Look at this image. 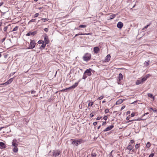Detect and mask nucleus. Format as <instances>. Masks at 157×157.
<instances>
[{"mask_svg":"<svg viewBox=\"0 0 157 157\" xmlns=\"http://www.w3.org/2000/svg\"><path fill=\"white\" fill-rule=\"evenodd\" d=\"M94 51L95 53L97 54L99 51V48L98 47H95L94 48Z\"/></svg>","mask_w":157,"mask_h":157,"instance_id":"nucleus-11","label":"nucleus"},{"mask_svg":"<svg viewBox=\"0 0 157 157\" xmlns=\"http://www.w3.org/2000/svg\"><path fill=\"white\" fill-rule=\"evenodd\" d=\"M125 107V106H123L121 108V109L122 110V109H124V108Z\"/></svg>","mask_w":157,"mask_h":157,"instance_id":"nucleus-54","label":"nucleus"},{"mask_svg":"<svg viewBox=\"0 0 157 157\" xmlns=\"http://www.w3.org/2000/svg\"><path fill=\"white\" fill-rule=\"evenodd\" d=\"M108 118V117L107 116H104V117H103V119L105 120H107V119Z\"/></svg>","mask_w":157,"mask_h":157,"instance_id":"nucleus-40","label":"nucleus"},{"mask_svg":"<svg viewBox=\"0 0 157 157\" xmlns=\"http://www.w3.org/2000/svg\"><path fill=\"white\" fill-rule=\"evenodd\" d=\"M86 74H84L83 75L82 78V79H85L86 78H87V76H86Z\"/></svg>","mask_w":157,"mask_h":157,"instance_id":"nucleus-34","label":"nucleus"},{"mask_svg":"<svg viewBox=\"0 0 157 157\" xmlns=\"http://www.w3.org/2000/svg\"><path fill=\"white\" fill-rule=\"evenodd\" d=\"M38 43V44H43V43H44V42L42 40H39Z\"/></svg>","mask_w":157,"mask_h":157,"instance_id":"nucleus-35","label":"nucleus"},{"mask_svg":"<svg viewBox=\"0 0 157 157\" xmlns=\"http://www.w3.org/2000/svg\"><path fill=\"white\" fill-rule=\"evenodd\" d=\"M1 56H2V55L1 54V53L0 52V57H1Z\"/></svg>","mask_w":157,"mask_h":157,"instance_id":"nucleus-61","label":"nucleus"},{"mask_svg":"<svg viewBox=\"0 0 157 157\" xmlns=\"http://www.w3.org/2000/svg\"><path fill=\"white\" fill-rule=\"evenodd\" d=\"M154 155V153H151L149 155V157H153Z\"/></svg>","mask_w":157,"mask_h":157,"instance_id":"nucleus-39","label":"nucleus"},{"mask_svg":"<svg viewBox=\"0 0 157 157\" xmlns=\"http://www.w3.org/2000/svg\"><path fill=\"white\" fill-rule=\"evenodd\" d=\"M148 96L149 97H150L151 98H153V99H154V97L152 94L149 93L148 94Z\"/></svg>","mask_w":157,"mask_h":157,"instance_id":"nucleus-23","label":"nucleus"},{"mask_svg":"<svg viewBox=\"0 0 157 157\" xmlns=\"http://www.w3.org/2000/svg\"><path fill=\"white\" fill-rule=\"evenodd\" d=\"M49 20L48 18H42L41 19V20H42L43 22H46L48 21Z\"/></svg>","mask_w":157,"mask_h":157,"instance_id":"nucleus-25","label":"nucleus"},{"mask_svg":"<svg viewBox=\"0 0 157 157\" xmlns=\"http://www.w3.org/2000/svg\"><path fill=\"white\" fill-rule=\"evenodd\" d=\"M94 104V102L92 101H90L88 104V106H92Z\"/></svg>","mask_w":157,"mask_h":157,"instance_id":"nucleus-26","label":"nucleus"},{"mask_svg":"<svg viewBox=\"0 0 157 157\" xmlns=\"http://www.w3.org/2000/svg\"><path fill=\"white\" fill-rule=\"evenodd\" d=\"M133 148V146L131 145H129L127 147V149H128L129 151H131L132 149Z\"/></svg>","mask_w":157,"mask_h":157,"instance_id":"nucleus-17","label":"nucleus"},{"mask_svg":"<svg viewBox=\"0 0 157 157\" xmlns=\"http://www.w3.org/2000/svg\"><path fill=\"white\" fill-rule=\"evenodd\" d=\"M0 146L2 148H4L6 147L5 144L2 142H0Z\"/></svg>","mask_w":157,"mask_h":157,"instance_id":"nucleus-13","label":"nucleus"},{"mask_svg":"<svg viewBox=\"0 0 157 157\" xmlns=\"http://www.w3.org/2000/svg\"><path fill=\"white\" fill-rule=\"evenodd\" d=\"M35 41L34 40H31L29 47L28 48V49H32L33 48L35 47Z\"/></svg>","mask_w":157,"mask_h":157,"instance_id":"nucleus-4","label":"nucleus"},{"mask_svg":"<svg viewBox=\"0 0 157 157\" xmlns=\"http://www.w3.org/2000/svg\"><path fill=\"white\" fill-rule=\"evenodd\" d=\"M44 31H45L46 32H48V28H45L44 29Z\"/></svg>","mask_w":157,"mask_h":157,"instance_id":"nucleus-46","label":"nucleus"},{"mask_svg":"<svg viewBox=\"0 0 157 157\" xmlns=\"http://www.w3.org/2000/svg\"><path fill=\"white\" fill-rule=\"evenodd\" d=\"M46 44H46V43L44 44V43L42 44V45L40 47V49H44Z\"/></svg>","mask_w":157,"mask_h":157,"instance_id":"nucleus-18","label":"nucleus"},{"mask_svg":"<svg viewBox=\"0 0 157 157\" xmlns=\"http://www.w3.org/2000/svg\"><path fill=\"white\" fill-rule=\"evenodd\" d=\"M94 111H93L92 112V113H91V114H90V117H93V116H94V114H93V113H94Z\"/></svg>","mask_w":157,"mask_h":157,"instance_id":"nucleus-31","label":"nucleus"},{"mask_svg":"<svg viewBox=\"0 0 157 157\" xmlns=\"http://www.w3.org/2000/svg\"><path fill=\"white\" fill-rule=\"evenodd\" d=\"M151 146L150 143L149 142H148L146 144V146L147 147H149Z\"/></svg>","mask_w":157,"mask_h":157,"instance_id":"nucleus-30","label":"nucleus"},{"mask_svg":"<svg viewBox=\"0 0 157 157\" xmlns=\"http://www.w3.org/2000/svg\"><path fill=\"white\" fill-rule=\"evenodd\" d=\"M147 78V77H144L142 78H140L136 81V85H139L142 84L146 80Z\"/></svg>","mask_w":157,"mask_h":157,"instance_id":"nucleus-3","label":"nucleus"},{"mask_svg":"<svg viewBox=\"0 0 157 157\" xmlns=\"http://www.w3.org/2000/svg\"><path fill=\"white\" fill-rule=\"evenodd\" d=\"M89 33H88V34H86V33H84V34H83L82 33H80V34H76L75 35V37H76V36H78L79 35H88V34H89Z\"/></svg>","mask_w":157,"mask_h":157,"instance_id":"nucleus-24","label":"nucleus"},{"mask_svg":"<svg viewBox=\"0 0 157 157\" xmlns=\"http://www.w3.org/2000/svg\"><path fill=\"white\" fill-rule=\"evenodd\" d=\"M6 39V37L5 38H3L2 40V42H3Z\"/></svg>","mask_w":157,"mask_h":157,"instance_id":"nucleus-52","label":"nucleus"},{"mask_svg":"<svg viewBox=\"0 0 157 157\" xmlns=\"http://www.w3.org/2000/svg\"><path fill=\"white\" fill-rule=\"evenodd\" d=\"M113 127H114V126L113 125H110V126H109V127H107V128H106L105 130H103V131L104 132H107L108 131L110 130L112 128H113Z\"/></svg>","mask_w":157,"mask_h":157,"instance_id":"nucleus-6","label":"nucleus"},{"mask_svg":"<svg viewBox=\"0 0 157 157\" xmlns=\"http://www.w3.org/2000/svg\"><path fill=\"white\" fill-rule=\"evenodd\" d=\"M123 26V23L121 22H119L118 23L117 25V27L120 29Z\"/></svg>","mask_w":157,"mask_h":157,"instance_id":"nucleus-9","label":"nucleus"},{"mask_svg":"<svg viewBox=\"0 0 157 157\" xmlns=\"http://www.w3.org/2000/svg\"><path fill=\"white\" fill-rule=\"evenodd\" d=\"M93 125H94V126H95L96 125H97V122H94L93 123Z\"/></svg>","mask_w":157,"mask_h":157,"instance_id":"nucleus-48","label":"nucleus"},{"mask_svg":"<svg viewBox=\"0 0 157 157\" xmlns=\"http://www.w3.org/2000/svg\"><path fill=\"white\" fill-rule=\"evenodd\" d=\"M96 155V153L94 152H92L91 153V156L92 157H95V156Z\"/></svg>","mask_w":157,"mask_h":157,"instance_id":"nucleus-27","label":"nucleus"},{"mask_svg":"<svg viewBox=\"0 0 157 157\" xmlns=\"http://www.w3.org/2000/svg\"><path fill=\"white\" fill-rule=\"evenodd\" d=\"M104 97L103 96H101L100 97H99L98 98L99 100H101Z\"/></svg>","mask_w":157,"mask_h":157,"instance_id":"nucleus-38","label":"nucleus"},{"mask_svg":"<svg viewBox=\"0 0 157 157\" xmlns=\"http://www.w3.org/2000/svg\"><path fill=\"white\" fill-rule=\"evenodd\" d=\"M5 13H5H2V14H4Z\"/></svg>","mask_w":157,"mask_h":157,"instance_id":"nucleus-64","label":"nucleus"},{"mask_svg":"<svg viewBox=\"0 0 157 157\" xmlns=\"http://www.w3.org/2000/svg\"><path fill=\"white\" fill-rule=\"evenodd\" d=\"M111 57V56H110V55L109 54V55H108L106 57V58H105V61H109L110 59V58Z\"/></svg>","mask_w":157,"mask_h":157,"instance_id":"nucleus-15","label":"nucleus"},{"mask_svg":"<svg viewBox=\"0 0 157 157\" xmlns=\"http://www.w3.org/2000/svg\"><path fill=\"white\" fill-rule=\"evenodd\" d=\"M41 9V8L40 7L39 8H38V9L40 10V9Z\"/></svg>","mask_w":157,"mask_h":157,"instance_id":"nucleus-63","label":"nucleus"},{"mask_svg":"<svg viewBox=\"0 0 157 157\" xmlns=\"http://www.w3.org/2000/svg\"><path fill=\"white\" fill-rule=\"evenodd\" d=\"M105 102V100H103L102 101V103H104Z\"/></svg>","mask_w":157,"mask_h":157,"instance_id":"nucleus-57","label":"nucleus"},{"mask_svg":"<svg viewBox=\"0 0 157 157\" xmlns=\"http://www.w3.org/2000/svg\"><path fill=\"white\" fill-rule=\"evenodd\" d=\"M2 22H0V26H1L2 25Z\"/></svg>","mask_w":157,"mask_h":157,"instance_id":"nucleus-58","label":"nucleus"},{"mask_svg":"<svg viewBox=\"0 0 157 157\" xmlns=\"http://www.w3.org/2000/svg\"><path fill=\"white\" fill-rule=\"evenodd\" d=\"M134 142V141L133 140H131V143L132 144H133Z\"/></svg>","mask_w":157,"mask_h":157,"instance_id":"nucleus-50","label":"nucleus"},{"mask_svg":"<svg viewBox=\"0 0 157 157\" xmlns=\"http://www.w3.org/2000/svg\"><path fill=\"white\" fill-rule=\"evenodd\" d=\"M18 149L17 147H14V148L13 149V151L14 152L16 153L18 151Z\"/></svg>","mask_w":157,"mask_h":157,"instance_id":"nucleus-19","label":"nucleus"},{"mask_svg":"<svg viewBox=\"0 0 157 157\" xmlns=\"http://www.w3.org/2000/svg\"><path fill=\"white\" fill-rule=\"evenodd\" d=\"M130 113V112L129 111H128L126 112L127 114L128 115Z\"/></svg>","mask_w":157,"mask_h":157,"instance_id":"nucleus-53","label":"nucleus"},{"mask_svg":"<svg viewBox=\"0 0 157 157\" xmlns=\"http://www.w3.org/2000/svg\"><path fill=\"white\" fill-rule=\"evenodd\" d=\"M134 116H135V113H132L131 114V117H133Z\"/></svg>","mask_w":157,"mask_h":157,"instance_id":"nucleus-43","label":"nucleus"},{"mask_svg":"<svg viewBox=\"0 0 157 157\" xmlns=\"http://www.w3.org/2000/svg\"><path fill=\"white\" fill-rule=\"evenodd\" d=\"M78 82L75 83L74 85H73L72 86L67 88V89H71L75 88V87L77 86L78 85Z\"/></svg>","mask_w":157,"mask_h":157,"instance_id":"nucleus-7","label":"nucleus"},{"mask_svg":"<svg viewBox=\"0 0 157 157\" xmlns=\"http://www.w3.org/2000/svg\"><path fill=\"white\" fill-rule=\"evenodd\" d=\"M86 25H80L79 26V28H84L86 27Z\"/></svg>","mask_w":157,"mask_h":157,"instance_id":"nucleus-29","label":"nucleus"},{"mask_svg":"<svg viewBox=\"0 0 157 157\" xmlns=\"http://www.w3.org/2000/svg\"><path fill=\"white\" fill-rule=\"evenodd\" d=\"M31 93L32 94H35L36 93V91L34 90L32 91Z\"/></svg>","mask_w":157,"mask_h":157,"instance_id":"nucleus-45","label":"nucleus"},{"mask_svg":"<svg viewBox=\"0 0 157 157\" xmlns=\"http://www.w3.org/2000/svg\"><path fill=\"white\" fill-rule=\"evenodd\" d=\"M149 25H150V24H149V25H146V26L144 27V29H147L148 27L149 26Z\"/></svg>","mask_w":157,"mask_h":157,"instance_id":"nucleus-47","label":"nucleus"},{"mask_svg":"<svg viewBox=\"0 0 157 157\" xmlns=\"http://www.w3.org/2000/svg\"><path fill=\"white\" fill-rule=\"evenodd\" d=\"M105 113H107L109 112V110L108 109H106L105 110Z\"/></svg>","mask_w":157,"mask_h":157,"instance_id":"nucleus-41","label":"nucleus"},{"mask_svg":"<svg viewBox=\"0 0 157 157\" xmlns=\"http://www.w3.org/2000/svg\"><path fill=\"white\" fill-rule=\"evenodd\" d=\"M92 70V69L90 68L86 69L84 72V74H86L88 76H90L92 74L91 72Z\"/></svg>","mask_w":157,"mask_h":157,"instance_id":"nucleus-5","label":"nucleus"},{"mask_svg":"<svg viewBox=\"0 0 157 157\" xmlns=\"http://www.w3.org/2000/svg\"><path fill=\"white\" fill-rule=\"evenodd\" d=\"M13 80V78H11L9 80H8L5 83H6L7 84H10L12 82Z\"/></svg>","mask_w":157,"mask_h":157,"instance_id":"nucleus-16","label":"nucleus"},{"mask_svg":"<svg viewBox=\"0 0 157 157\" xmlns=\"http://www.w3.org/2000/svg\"><path fill=\"white\" fill-rule=\"evenodd\" d=\"M18 29V26H16L12 30V31H17Z\"/></svg>","mask_w":157,"mask_h":157,"instance_id":"nucleus-28","label":"nucleus"},{"mask_svg":"<svg viewBox=\"0 0 157 157\" xmlns=\"http://www.w3.org/2000/svg\"><path fill=\"white\" fill-rule=\"evenodd\" d=\"M39 15V14L38 13H36L34 15V17H38Z\"/></svg>","mask_w":157,"mask_h":157,"instance_id":"nucleus-36","label":"nucleus"},{"mask_svg":"<svg viewBox=\"0 0 157 157\" xmlns=\"http://www.w3.org/2000/svg\"><path fill=\"white\" fill-rule=\"evenodd\" d=\"M129 118H130V117H128L126 118V119H127V120H129Z\"/></svg>","mask_w":157,"mask_h":157,"instance_id":"nucleus-55","label":"nucleus"},{"mask_svg":"<svg viewBox=\"0 0 157 157\" xmlns=\"http://www.w3.org/2000/svg\"><path fill=\"white\" fill-rule=\"evenodd\" d=\"M100 127H101V125H100L98 127V129H99V128H100Z\"/></svg>","mask_w":157,"mask_h":157,"instance_id":"nucleus-59","label":"nucleus"},{"mask_svg":"<svg viewBox=\"0 0 157 157\" xmlns=\"http://www.w3.org/2000/svg\"><path fill=\"white\" fill-rule=\"evenodd\" d=\"M35 20H36L35 19H32V20H31L29 22H35Z\"/></svg>","mask_w":157,"mask_h":157,"instance_id":"nucleus-44","label":"nucleus"},{"mask_svg":"<svg viewBox=\"0 0 157 157\" xmlns=\"http://www.w3.org/2000/svg\"><path fill=\"white\" fill-rule=\"evenodd\" d=\"M116 16V15L115 14H112L109 16V18L110 19H113Z\"/></svg>","mask_w":157,"mask_h":157,"instance_id":"nucleus-21","label":"nucleus"},{"mask_svg":"<svg viewBox=\"0 0 157 157\" xmlns=\"http://www.w3.org/2000/svg\"><path fill=\"white\" fill-rule=\"evenodd\" d=\"M139 147V144H137L135 145V148L136 149L138 148Z\"/></svg>","mask_w":157,"mask_h":157,"instance_id":"nucleus-37","label":"nucleus"},{"mask_svg":"<svg viewBox=\"0 0 157 157\" xmlns=\"http://www.w3.org/2000/svg\"><path fill=\"white\" fill-rule=\"evenodd\" d=\"M7 29V27L6 26L3 29V30L4 31H6Z\"/></svg>","mask_w":157,"mask_h":157,"instance_id":"nucleus-42","label":"nucleus"},{"mask_svg":"<svg viewBox=\"0 0 157 157\" xmlns=\"http://www.w3.org/2000/svg\"><path fill=\"white\" fill-rule=\"evenodd\" d=\"M101 117H97L96 119L97 120H99L101 118Z\"/></svg>","mask_w":157,"mask_h":157,"instance_id":"nucleus-49","label":"nucleus"},{"mask_svg":"<svg viewBox=\"0 0 157 157\" xmlns=\"http://www.w3.org/2000/svg\"><path fill=\"white\" fill-rule=\"evenodd\" d=\"M106 124V123L105 121L104 122L102 123V125H105Z\"/></svg>","mask_w":157,"mask_h":157,"instance_id":"nucleus-51","label":"nucleus"},{"mask_svg":"<svg viewBox=\"0 0 157 157\" xmlns=\"http://www.w3.org/2000/svg\"><path fill=\"white\" fill-rule=\"evenodd\" d=\"M148 113H145V114H144V115H143V116H145V115H147V114H148Z\"/></svg>","mask_w":157,"mask_h":157,"instance_id":"nucleus-56","label":"nucleus"},{"mask_svg":"<svg viewBox=\"0 0 157 157\" xmlns=\"http://www.w3.org/2000/svg\"><path fill=\"white\" fill-rule=\"evenodd\" d=\"M133 121L132 120H130L129 121H128V122H131V121Z\"/></svg>","mask_w":157,"mask_h":157,"instance_id":"nucleus-62","label":"nucleus"},{"mask_svg":"<svg viewBox=\"0 0 157 157\" xmlns=\"http://www.w3.org/2000/svg\"><path fill=\"white\" fill-rule=\"evenodd\" d=\"M150 62L148 60V61L147 62H145L144 63V64L147 66L149 64V63Z\"/></svg>","mask_w":157,"mask_h":157,"instance_id":"nucleus-33","label":"nucleus"},{"mask_svg":"<svg viewBox=\"0 0 157 157\" xmlns=\"http://www.w3.org/2000/svg\"><path fill=\"white\" fill-rule=\"evenodd\" d=\"M71 140L72 141V144L75 145L76 146H78L79 144L84 142V140L82 139L79 140L71 139Z\"/></svg>","mask_w":157,"mask_h":157,"instance_id":"nucleus-1","label":"nucleus"},{"mask_svg":"<svg viewBox=\"0 0 157 157\" xmlns=\"http://www.w3.org/2000/svg\"><path fill=\"white\" fill-rule=\"evenodd\" d=\"M150 109H151L153 111V112L155 113L157 112V110L156 109H153V108H151Z\"/></svg>","mask_w":157,"mask_h":157,"instance_id":"nucleus-32","label":"nucleus"},{"mask_svg":"<svg viewBox=\"0 0 157 157\" xmlns=\"http://www.w3.org/2000/svg\"><path fill=\"white\" fill-rule=\"evenodd\" d=\"M91 58V54L88 53H86L82 57L83 60L87 62L90 60Z\"/></svg>","mask_w":157,"mask_h":157,"instance_id":"nucleus-2","label":"nucleus"},{"mask_svg":"<svg viewBox=\"0 0 157 157\" xmlns=\"http://www.w3.org/2000/svg\"><path fill=\"white\" fill-rule=\"evenodd\" d=\"M2 4H3V3H1H1H0V6H1V5H2Z\"/></svg>","mask_w":157,"mask_h":157,"instance_id":"nucleus-60","label":"nucleus"},{"mask_svg":"<svg viewBox=\"0 0 157 157\" xmlns=\"http://www.w3.org/2000/svg\"><path fill=\"white\" fill-rule=\"evenodd\" d=\"M118 78L119 81H120L121 79H123V75L121 73L119 74L118 76Z\"/></svg>","mask_w":157,"mask_h":157,"instance_id":"nucleus-20","label":"nucleus"},{"mask_svg":"<svg viewBox=\"0 0 157 157\" xmlns=\"http://www.w3.org/2000/svg\"><path fill=\"white\" fill-rule=\"evenodd\" d=\"M17 140L16 139H14L12 141V146L14 147H17L18 144H17Z\"/></svg>","mask_w":157,"mask_h":157,"instance_id":"nucleus-10","label":"nucleus"},{"mask_svg":"<svg viewBox=\"0 0 157 157\" xmlns=\"http://www.w3.org/2000/svg\"><path fill=\"white\" fill-rule=\"evenodd\" d=\"M59 152H58V151H57L56 152H54L53 153V155L55 157H56V156H58L59 155Z\"/></svg>","mask_w":157,"mask_h":157,"instance_id":"nucleus-22","label":"nucleus"},{"mask_svg":"<svg viewBox=\"0 0 157 157\" xmlns=\"http://www.w3.org/2000/svg\"><path fill=\"white\" fill-rule=\"evenodd\" d=\"M44 40L46 44H48L49 43L48 36H46L44 37Z\"/></svg>","mask_w":157,"mask_h":157,"instance_id":"nucleus-12","label":"nucleus"},{"mask_svg":"<svg viewBox=\"0 0 157 157\" xmlns=\"http://www.w3.org/2000/svg\"><path fill=\"white\" fill-rule=\"evenodd\" d=\"M36 33V31H34L33 32H29L28 33L26 34V36H29L31 35H34Z\"/></svg>","mask_w":157,"mask_h":157,"instance_id":"nucleus-8","label":"nucleus"},{"mask_svg":"<svg viewBox=\"0 0 157 157\" xmlns=\"http://www.w3.org/2000/svg\"><path fill=\"white\" fill-rule=\"evenodd\" d=\"M123 102V100L122 99H120L117 101L116 102V105H119L121 104Z\"/></svg>","mask_w":157,"mask_h":157,"instance_id":"nucleus-14","label":"nucleus"}]
</instances>
